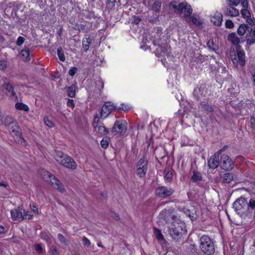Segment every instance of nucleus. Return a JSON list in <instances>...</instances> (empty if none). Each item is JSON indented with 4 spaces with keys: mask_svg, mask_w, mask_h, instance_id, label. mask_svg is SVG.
Instances as JSON below:
<instances>
[{
    "mask_svg": "<svg viewBox=\"0 0 255 255\" xmlns=\"http://www.w3.org/2000/svg\"><path fill=\"white\" fill-rule=\"evenodd\" d=\"M52 155L55 159L63 166L72 170L77 168V164L74 159L62 151L54 150Z\"/></svg>",
    "mask_w": 255,
    "mask_h": 255,
    "instance_id": "nucleus-1",
    "label": "nucleus"
},
{
    "mask_svg": "<svg viewBox=\"0 0 255 255\" xmlns=\"http://www.w3.org/2000/svg\"><path fill=\"white\" fill-rule=\"evenodd\" d=\"M199 248L204 255H212L215 252L213 242L208 236H202L199 240Z\"/></svg>",
    "mask_w": 255,
    "mask_h": 255,
    "instance_id": "nucleus-2",
    "label": "nucleus"
},
{
    "mask_svg": "<svg viewBox=\"0 0 255 255\" xmlns=\"http://www.w3.org/2000/svg\"><path fill=\"white\" fill-rule=\"evenodd\" d=\"M184 227V224L179 220L172 222L168 227L169 234L174 239H178L181 235V232Z\"/></svg>",
    "mask_w": 255,
    "mask_h": 255,
    "instance_id": "nucleus-3",
    "label": "nucleus"
},
{
    "mask_svg": "<svg viewBox=\"0 0 255 255\" xmlns=\"http://www.w3.org/2000/svg\"><path fill=\"white\" fill-rule=\"evenodd\" d=\"M159 216L161 219L164 220L167 224H170V225L172 222H176L179 220L172 208L162 210L160 213Z\"/></svg>",
    "mask_w": 255,
    "mask_h": 255,
    "instance_id": "nucleus-4",
    "label": "nucleus"
},
{
    "mask_svg": "<svg viewBox=\"0 0 255 255\" xmlns=\"http://www.w3.org/2000/svg\"><path fill=\"white\" fill-rule=\"evenodd\" d=\"M233 207L238 214L243 216L246 214L248 209V201L245 198L241 197L234 202Z\"/></svg>",
    "mask_w": 255,
    "mask_h": 255,
    "instance_id": "nucleus-5",
    "label": "nucleus"
},
{
    "mask_svg": "<svg viewBox=\"0 0 255 255\" xmlns=\"http://www.w3.org/2000/svg\"><path fill=\"white\" fill-rule=\"evenodd\" d=\"M127 129V123L125 121H116L112 128L111 132L115 134L122 135L126 132Z\"/></svg>",
    "mask_w": 255,
    "mask_h": 255,
    "instance_id": "nucleus-6",
    "label": "nucleus"
},
{
    "mask_svg": "<svg viewBox=\"0 0 255 255\" xmlns=\"http://www.w3.org/2000/svg\"><path fill=\"white\" fill-rule=\"evenodd\" d=\"M174 190L170 187L159 186L155 190V195L160 198H166L172 195Z\"/></svg>",
    "mask_w": 255,
    "mask_h": 255,
    "instance_id": "nucleus-7",
    "label": "nucleus"
},
{
    "mask_svg": "<svg viewBox=\"0 0 255 255\" xmlns=\"http://www.w3.org/2000/svg\"><path fill=\"white\" fill-rule=\"evenodd\" d=\"M227 148V146H224L223 148L219 150L210 157L208 161V165L210 168L214 169L218 167L220 164L219 162V155Z\"/></svg>",
    "mask_w": 255,
    "mask_h": 255,
    "instance_id": "nucleus-8",
    "label": "nucleus"
},
{
    "mask_svg": "<svg viewBox=\"0 0 255 255\" xmlns=\"http://www.w3.org/2000/svg\"><path fill=\"white\" fill-rule=\"evenodd\" d=\"M220 165L222 169L230 170L233 167L234 164L231 158L226 154L221 156Z\"/></svg>",
    "mask_w": 255,
    "mask_h": 255,
    "instance_id": "nucleus-9",
    "label": "nucleus"
},
{
    "mask_svg": "<svg viewBox=\"0 0 255 255\" xmlns=\"http://www.w3.org/2000/svg\"><path fill=\"white\" fill-rule=\"evenodd\" d=\"M44 172L47 175V178L49 179L51 186L54 188H56L62 192L64 190V188L63 185L60 182V181L55 177V176L52 175L48 171H44Z\"/></svg>",
    "mask_w": 255,
    "mask_h": 255,
    "instance_id": "nucleus-10",
    "label": "nucleus"
},
{
    "mask_svg": "<svg viewBox=\"0 0 255 255\" xmlns=\"http://www.w3.org/2000/svg\"><path fill=\"white\" fill-rule=\"evenodd\" d=\"M114 104L111 102H106L103 106L101 111V118L105 119L111 114L114 109Z\"/></svg>",
    "mask_w": 255,
    "mask_h": 255,
    "instance_id": "nucleus-11",
    "label": "nucleus"
},
{
    "mask_svg": "<svg viewBox=\"0 0 255 255\" xmlns=\"http://www.w3.org/2000/svg\"><path fill=\"white\" fill-rule=\"evenodd\" d=\"M178 11L180 12H185L184 17H189L192 12V9L190 5L186 2H181L178 5Z\"/></svg>",
    "mask_w": 255,
    "mask_h": 255,
    "instance_id": "nucleus-12",
    "label": "nucleus"
},
{
    "mask_svg": "<svg viewBox=\"0 0 255 255\" xmlns=\"http://www.w3.org/2000/svg\"><path fill=\"white\" fill-rule=\"evenodd\" d=\"M24 210L22 208L12 210L10 212L11 219L14 221L23 220Z\"/></svg>",
    "mask_w": 255,
    "mask_h": 255,
    "instance_id": "nucleus-13",
    "label": "nucleus"
},
{
    "mask_svg": "<svg viewBox=\"0 0 255 255\" xmlns=\"http://www.w3.org/2000/svg\"><path fill=\"white\" fill-rule=\"evenodd\" d=\"M225 15L231 17L237 16L239 15V11L234 6L228 5L223 9Z\"/></svg>",
    "mask_w": 255,
    "mask_h": 255,
    "instance_id": "nucleus-14",
    "label": "nucleus"
},
{
    "mask_svg": "<svg viewBox=\"0 0 255 255\" xmlns=\"http://www.w3.org/2000/svg\"><path fill=\"white\" fill-rule=\"evenodd\" d=\"M236 50L239 64L241 66H244L246 63L245 52L243 50L241 49L240 45L236 46Z\"/></svg>",
    "mask_w": 255,
    "mask_h": 255,
    "instance_id": "nucleus-15",
    "label": "nucleus"
},
{
    "mask_svg": "<svg viewBox=\"0 0 255 255\" xmlns=\"http://www.w3.org/2000/svg\"><path fill=\"white\" fill-rule=\"evenodd\" d=\"M3 89L5 90V93L11 97H16V94L13 90V86L9 83L4 82L2 85Z\"/></svg>",
    "mask_w": 255,
    "mask_h": 255,
    "instance_id": "nucleus-16",
    "label": "nucleus"
},
{
    "mask_svg": "<svg viewBox=\"0 0 255 255\" xmlns=\"http://www.w3.org/2000/svg\"><path fill=\"white\" fill-rule=\"evenodd\" d=\"M222 14L220 12H216L213 16L211 17V20L215 25L220 26L222 22Z\"/></svg>",
    "mask_w": 255,
    "mask_h": 255,
    "instance_id": "nucleus-17",
    "label": "nucleus"
},
{
    "mask_svg": "<svg viewBox=\"0 0 255 255\" xmlns=\"http://www.w3.org/2000/svg\"><path fill=\"white\" fill-rule=\"evenodd\" d=\"M251 31H252V29L247 24H242L240 25L237 31L239 35L242 36L248 32V33H250Z\"/></svg>",
    "mask_w": 255,
    "mask_h": 255,
    "instance_id": "nucleus-18",
    "label": "nucleus"
},
{
    "mask_svg": "<svg viewBox=\"0 0 255 255\" xmlns=\"http://www.w3.org/2000/svg\"><path fill=\"white\" fill-rule=\"evenodd\" d=\"M13 125L9 128V131L13 135L19 136L21 135L20 132V128L16 123L12 124Z\"/></svg>",
    "mask_w": 255,
    "mask_h": 255,
    "instance_id": "nucleus-19",
    "label": "nucleus"
},
{
    "mask_svg": "<svg viewBox=\"0 0 255 255\" xmlns=\"http://www.w3.org/2000/svg\"><path fill=\"white\" fill-rule=\"evenodd\" d=\"M205 92V87L200 86L194 89L193 95L197 100H198L204 95Z\"/></svg>",
    "mask_w": 255,
    "mask_h": 255,
    "instance_id": "nucleus-20",
    "label": "nucleus"
},
{
    "mask_svg": "<svg viewBox=\"0 0 255 255\" xmlns=\"http://www.w3.org/2000/svg\"><path fill=\"white\" fill-rule=\"evenodd\" d=\"M228 39L233 44L237 46L239 45L240 39L235 32H232L229 34L228 36Z\"/></svg>",
    "mask_w": 255,
    "mask_h": 255,
    "instance_id": "nucleus-21",
    "label": "nucleus"
},
{
    "mask_svg": "<svg viewBox=\"0 0 255 255\" xmlns=\"http://www.w3.org/2000/svg\"><path fill=\"white\" fill-rule=\"evenodd\" d=\"M236 176L232 173H227L224 174L222 178L223 182L225 183H229L236 178Z\"/></svg>",
    "mask_w": 255,
    "mask_h": 255,
    "instance_id": "nucleus-22",
    "label": "nucleus"
},
{
    "mask_svg": "<svg viewBox=\"0 0 255 255\" xmlns=\"http://www.w3.org/2000/svg\"><path fill=\"white\" fill-rule=\"evenodd\" d=\"M199 108L209 113H211L214 111L213 107L205 102H201L199 106Z\"/></svg>",
    "mask_w": 255,
    "mask_h": 255,
    "instance_id": "nucleus-23",
    "label": "nucleus"
},
{
    "mask_svg": "<svg viewBox=\"0 0 255 255\" xmlns=\"http://www.w3.org/2000/svg\"><path fill=\"white\" fill-rule=\"evenodd\" d=\"M2 122H0V125L9 126L10 124L14 123L13 119L8 116H3L1 119Z\"/></svg>",
    "mask_w": 255,
    "mask_h": 255,
    "instance_id": "nucleus-24",
    "label": "nucleus"
},
{
    "mask_svg": "<svg viewBox=\"0 0 255 255\" xmlns=\"http://www.w3.org/2000/svg\"><path fill=\"white\" fill-rule=\"evenodd\" d=\"M94 128L95 131L101 135H106L109 132L108 129L104 126L99 125Z\"/></svg>",
    "mask_w": 255,
    "mask_h": 255,
    "instance_id": "nucleus-25",
    "label": "nucleus"
},
{
    "mask_svg": "<svg viewBox=\"0 0 255 255\" xmlns=\"http://www.w3.org/2000/svg\"><path fill=\"white\" fill-rule=\"evenodd\" d=\"M247 37V43L251 45L255 43V29H254L253 32H252L251 31L250 32V33H247L246 35Z\"/></svg>",
    "mask_w": 255,
    "mask_h": 255,
    "instance_id": "nucleus-26",
    "label": "nucleus"
},
{
    "mask_svg": "<svg viewBox=\"0 0 255 255\" xmlns=\"http://www.w3.org/2000/svg\"><path fill=\"white\" fill-rule=\"evenodd\" d=\"M147 160L144 158H140L137 162L136 168L140 167L141 169L147 170Z\"/></svg>",
    "mask_w": 255,
    "mask_h": 255,
    "instance_id": "nucleus-27",
    "label": "nucleus"
},
{
    "mask_svg": "<svg viewBox=\"0 0 255 255\" xmlns=\"http://www.w3.org/2000/svg\"><path fill=\"white\" fill-rule=\"evenodd\" d=\"M20 57L24 60L29 61V49L28 48L23 49L20 52Z\"/></svg>",
    "mask_w": 255,
    "mask_h": 255,
    "instance_id": "nucleus-28",
    "label": "nucleus"
},
{
    "mask_svg": "<svg viewBox=\"0 0 255 255\" xmlns=\"http://www.w3.org/2000/svg\"><path fill=\"white\" fill-rule=\"evenodd\" d=\"M76 84H73L70 87H67V92L68 93V96L71 98H73L75 97L76 94Z\"/></svg>",
    "mask_w": 255,
    "mask_h": 255,
    "instance_id": "nucleus-29",
    "label": "nucleus"
},
{
    "mask_svg": "<svg viewBox=\"0 0 255 255\" xmlns=\"http://www.w3.org/2000/svg\"><path fill=\"white\" fill-rule=\"evenodd\" d=\"M92 42V39L90 37L84 38L82 40L83 47L85 51H87L89 48V45Z\"/></svg>",
    "mask_w": 255,
    "mask_h": 255,
    "instance_id": "nucleus-30",
    "label": "nucleus"
},
{
    "mask_svg": "<svg viewBox=\"0 0 255 255\" xmlns=\"http://www.w3.org/2000/svg\"><path fill=\"white\" fill-rule=\"evenodd\" d=\"M15 108L18 110H22L28 112L29 110V107L26 105L22 103H17L15 105Z\"/></svg>",
    "mask_w": 255,
    "mask_h": 255,
    "instance_id": "nucleus-31",
    "label": "nucleus"
},
{
    "mask_svg": "<svg viewBox=\"0 0 255 255\" xmlns=\"http://www.w3.org/2000/svg\"><path fill=\"white\" fill-rule=\"evenodd\" d=\"M202 180V178L200 173L197 172H194L193 174L191 177V180L193 182H196L197 181H201Z\"/></svg>",
    "mask_w": 255,
    "mask_h": 255,
    "instance_id": "nucleus-32",
    "label": "nucleus"
},
{
    "mask_svg": "<svg viewBox=\"0 0 255 255\" xmlns=\"http://www.w3.org/2000/svg\"><path fill=\"white\" fill-rule=\"evenodd\" d=\"M205 60V57L199 54L196 55L194 58V61L198 63H202Z\"/></svg>",
    "mask_w": 255,
    "mask_h": 255,
    "instance_id": "nucleus-33",
    "label": "nucleus"
},
{
    "mask_svg": "<svg viewBox=\"0 0 255 255\" xmlns=\"http://www.w3.org/2000/svg\"><path fill=\"white\" fill-rule=\"evenodd\" d=\"M57 54L59 59L61 61H64L65 60V57L64 56V51L61 47H58L57 49Z\"/></svg>",
    "mask_w": 255,
    "mask_h": 255,
    "instance_id": "nucleus-34",
    "label": "nucleus"
},
{
    "mask_svg": "<svg viewBox=\"0 0 255 255\" xmlns=\"http://www.w3.org/2000/svg\"><path fill=\"white\" fill-rule=\"evenodd\" d=\"M146 172L147 170L145 169H141L140 167L136 168V174L140 178L144 177L146 174Z\"/></svg>",
    "mask_w": 255,
    "mask_h": 255,
    "instance_id": "nucleus-35",
    "label": "nucleus"
},
{
    "mask_svg": "<svg viewBox=\"0 0 255 255\" xmlns=\"http://www.w3.org/2000/svg\"><path fill=\"white\" fill-rule=\"evenodd\" d=\"M161 2L159 1H155L152 5V9L156 11H159L160 8L161 7Z\"/></svg>",
    "mask_w": 255,
    "mask_h": 255,
    "instance_id": "nucleus-36",
    "label": "nucleus"
},
{
    "mask_svg": "<svg viewBox=\"0 0 255 255\" xmlns=\"http://www.w3.org/2000/svg\"><path fill=\"white\" fill-rule=\"evenodd\" d=\"M207 46L210 49L214 51L216 50L217 49V46L215 44L213 39H209L207 42Z\"/></svg>",
    "mask_w": 255,
    "mask_h": 255,
    "instance_id": "nucleus-37",
    "label": "nucleus"
},
{
    "mask_svg": "<svg viewBox=\"0 0 255 255\" xmlns=\"http://www.w3.org/2000/svg\"><path fill=\"white\" fill-rule=\"evenodd\" d=\"M188 250L193 255L197 254L198 252L197 247L195 245H190L188 247Z\"/></svg>",
    "mask_w": 255,
    "mask_h": 255,
    "instance_id": "nucleus-38",
    "label": "nucleus"
},
{
    "mask_svg": "<svg viewBox=\"0 0 255 255\" xmlns=\"http://www.w3.org/2000/svg\"><path fill=\"white\" fill-rule=\"evenodd\" d=\"M154 234L156 236V239L158 241H161L163 240V237L160 230L155 228L154 229Z\"/></svg>",
    "mask_w": 255,
    "mask_h": 255,
    "instance_id": "nucleus-39",
    "label": "nucleus"
},
{
    "mask_svg": "<svg viewBox=\"0 0 255 255\" xmlns=\"http://www.w3.org/2000/svg\"><path fill=\"white\" fill-rule=\"evenodd\" d=\"M109 144V139L107 138H104L101 141V145L102 148H107Z\"/></svg>",
    "mask_w": 255,
    "mask_h": 255,
    "instance_id": "nucleus-40",
    "label": "nucleus"
},
{
    "mask_svg": "<svg viewBox=\"0 0 255 255\" xmlns=\"http://www.w3.org/2000/svg\"><path fill=\"white\" fill-rule=\"evenodd\" d=\"M242 16L244 18H249L251 16L249 10L247 8H243L241 11Z\"/></svg>",
    "mask_w": 255,
    "mask_h": 255,
    "instance_id": "nucleus-41",
    "label": "nucleus"
},
{
    "mask_svg": "<svg viewBox=\"0 0 255 255\" xmlns=\"http://www.w3.org/2000/svg\"><path fill=\"white\" fill-rule=\"evenodd\" d=\"M248 208H251L252 210L255 209V199L251 198L249 203L248 202Z\"/></svg>",
    "mask_w": 255,
    "mask_h": 255,
    "instance_id": "nucleus-42",
    "label": "nucleus"
},
{
    "mask_svg": "<svg viewBox=\"0 0 255 255\" xmlns=\"http://www.w3.org/2000/svg\"><path fill=\"white\" fill-rule=\"evenodd\" d=\"M228 5L237 6L240 2V0H227Z\"/></svg>",
    "mask_w": 255,
    "mask_h": 255,
    "instance_id": "nucleus-43",
    "label": "nucleus"
},
{
    "mask_svg": "<svg viewBox=\"0 0 255 255\" xmlns=\"http://www.w3.org/2000/svg\"><path fill=\"white\" fill-rule=\"evenodd\" d=\"M43 121L45 125L48 127L52 128L54 126V124L48 119V117H44L43 118Z\"/></svg>",
    "mask_w": 255,
    "mask_h": 255,
    "instance_id": "nucleus-44",
    "label": "nucleus"
},
{
    "mask_svg": "<svg viewBox=\"0 0 255 255\" xmlns=\"http://www.w3.org/2000/svg\"><path fill=\"white\" fill-rule=\"evenodd\" d=\"M183 211L184 212V213L190 218H192L194 217L193 214L192 213V212L190 211V210L188 209L187 208L184 207L183 208Z\"/></svg>",
    "mask_w": 255,
    "mask_h": 255,
    "instance_id": "nucleus-45",
    "label": "nucleus"
},
{
    "mask_svg": "<svg viewBox=\"0 0 255 255\" xmlns=\"http://www.w3.org/2000/svg\"><path fill=\"white\" fill-rule=\"evenodd\" d=\"M172 178V173L171 171H168L164 176V179L166 181L169 182Z\"/></svg>",
    "mask_w": 255,
    "mask_h": 255,
    "instance_id": "nucleus-46",
    "label": "nucleus"
},
{
    "mask_svg": "<svg viewBox=\"0 0 255 255\" xmlns=\"http://www.w3.org/2000/svg\"><path fill=\"white\" fill-rule=\"evenodd\" d=\"M57 238H58L59 241L61 243H62L65 245L67 244L66 240L65 238L62 234H58L57 235Z\"/></svg>",
    "mask_w": 255,
    "mask_h": 255,
    "instance_id": "nucleus-47",
    "label": "nucleus"
},
{
    "mask_svg": "<svg viewBox=\"0 0 255 255\" xmlns=\"http://www.w3.org/2000/svg\"><path fill=\"white\" fill-rule=\"evenodd\" d=\"M225 26L226 28H232L234 27V24L231 20L228 19L225 22Z\"/></svg>",
    "mask_w": 255,
    "mask_h": 255,
    "instance_id": "nucleus-48",
    "label": "nucleus"
},
{
    "mask_svg": "<svg viewBox=\"0 0 255 255\" xmlns=\"http://www.w3.org/2000/svg\"><path fill=\"white\" fill-rule=\"evenodd\" d=\"M115 2H116V0H107V5L109 8H112L115 6Z\"/></svg>",
    "mask_w": 255,
    "mask_h": 255,
    "instance_id": "nucleus-49",
    "label": "nucleus"
},
{
    "mask_svg": "<svg viewBox=\"0 0 255 255\" xmlns=\"http://www.w3.org/2000/svg\"><path fill=\"white\" fill-rule=\"evenodd\" d=\"M99 118L98 117V115H96L95 116L94 122H93V128H96L98 126H99Z\"/></svg>",
    "mask_w": 255,
    "mask_h": 255,
    "instance_id": "nucleus-50",
    "label": "nucleus"
},
{
    "mask_svg": "<svg viewBox=\"0 0 255 255\" xmlns=\"http://www.w3.org/2000/svg\"><path fill=\"white\" fill-rule=\"evenodd\" d=\"M82 241H83V243L84 245H85L87 247H89L90 246V245H91L90 241L86 237H84L83 238Z\"/></svg>",
    "mask_w": 255,
    "mask_h": 255,
    "instance_id": "nucleus-51",
    "label": "nucleus"
},
{
    "mask_svg": "<svg viewBox=\"0 0 255 255\" xmlns=\"http://www.w3.org/2000/svg\"><path fill=\"white\" fill-rule=\"evenodd\" d=\"M18 143L21 144L23 146H26L27 145V142L26 140L21 137V135L18 136Z\"/></svg>",
    "mask_w": 255,
    "mask_h": 255,
    "instance_id": "nucleus-52",
    "label": "nucleus"
},
{
    "mask_svg": "<svg viewBox=\"0 0 255 255\" xmlns=\"http://www.w3.org/2000/svg\"><path fill=\"white\" fill-rule=\"evenodd\" d=\"M7 67V63L5 61H0V70H3Z\"/></svg>",
    "mask_w": 255,
    "mask_h": 255,
    "instance_id": "nucleus-53",
    "label": "nucleus"
},
{
    "mask_svg": "<svg viewBox=\"0 0 255 255\" xmlns=\"http://www.w3.org/2000/svg\"><path fill=\"white\" fill-rule=\"evenodd\" d=\"M77 71L78 69L76 67H72L69 71V74L71 76H73Z\"/></svg>",
    "mask_w": 255,
    "mask_h": 255,
    "instance_id": "nucleus-54",
    "label": "nucleus"
},
{
    "mask_svg": "<svg viewBox=\"0 0 255 255\" xmlns=\"http://www.w3.org/2000/svg\"><path fill=\"white\" fill-rule=\"evenodd\" d=\"M24 41V38L22 36H19L18 37L17 41H16V44L18 46L21 45Z\"/></svg>",
    "mask_w": 255,
    "mask_h": 255,
    "instance_id": "nucleus-55",
    "label": "nucleus"
},
{
    "mask_svg": "<svg viewBox=\"0 0 255 255\" xmlns=\"http://www.w3.org/2000/svg\"><path fill=\"white\" fill-rule=\"evenodd\" d=\"M189 21L192 24H196L197 23L198 20L195 16L193 15L189 17Z\"/></svg>",
    "mask_w": 255,
    "mask_h": 255,
    "instance_id": "nucleus-56",
    "label": "nucleus"
},
{
    "mask_svg": "<svg viewBox=\"0 0 255 255\" xmlns=\"http://www.w3.org/2000/svg\"><path fill=\"white\" fill-rule=\"evenodd\" d=\"M23 215V219L30 220L32 219L33 216L32 215L29 214L28 212H25V211Z\"/></svg>",
    "mask_w": 255,
    "mask_h": 255,
    "instance_id": "nucleus-57",
    "label": "nucleus"
},
{
    "mask_svg": "<svg viewBox=\"0 0 255 255\" xmlns=\"http://www.w3.org/2000/svg\"><path fill=\"white\" fill-rule=\"evenodd\" d=\"M67 105L68 107L73 108L75 106L73 100L68 99Z\"/></svg>",
    "mask_w": 255,
    "mask_h": 255,
    "instance_id": "nucleus-58",
    "label": "nucleus"
},
{
    "mask_svg": "<svg viewBox=\"0 0 255 255\" xmlns=\"http://www.w3.org/2000/svg\"><path fill=\"white\" fill-rule=\"evenodd\" d=\"M35 249L39 253H41L42 252V248L39 244L35 245Z\"/></svg>",
    "mask_w": 255,
    "mask_h": 255,
    "instance_id": "nucleus-59",
    "label": "nucleus"
},
{
    "mask_svg": "<svg viewBox=\"0 0 255 255\" xmlns=\"http://www.w3.org/2000/svg\"><path fill=\"white\" fill-rule=\"evenodd\" d=\"M44 171H46V170H42L41 171L40 174H41V177L44 180H46V181L48 182L49 179H48V178H47V175L44 172Z\"/></svg>",
    "mask_w": 255,
    "mask_h": 255,
    "instance_id": "nucleus-60",
    "label": "nucleus"
},
{
    "mask_svg": "<svg viewBox=\"0 0 255 255\" xmlns=\"http://www.w3.org/2000/svg\"><path fill=\"white\" fill-rule=\"evenodd\" d=\"M170 7L173 8L175 9H177L178 10V5L176 4V2L175 1H172L169 4Z\"/></svg>",
    "mask_w": 255,
    "mask_h": 255,
    "instance_id": "nucleus-61",
    "label": "nucleus"
},
{
    "mask_svg": "<svg viewBox=\"0 0 255 255\" xmlns=\"http://www.w3.org/2000/svg\"><path fill=\"white\" fill-rule=\"evenodd\" d=\"M251 126L252 128L255 129V118L251 117L250 120Z\"/></svg>",
    "mask_w": 255,
    "mask_h": 255,
    "instance_id": "nucleus-62",
    "label": "nucleus"
},
{
    "mask_svg": "<svg viewBox=\"0 0 255 255\" xmlns=\"http://www.w3.org/2000/svg\"><path fill=\"white\" fill-rule=\"evenodd\" d=\"M241 4L244 8H247L248 7V2L247 0H241Z\"/></svg>",
    "mask_w": 255,
    "mask_h": 255,
    "instance_id": "nucleus-63",
    "label": "nucleus"
},
{
    "mask_svg": "<svg viewBox=\"0 0 255 255\" xmlns=\"http://www.w3.org/2000/svg\"><path fill=\"white\" fill-rule=\"evenodd\" d=\"M140 21H141V19L139 17L137 16H134L133 22L134 24H138Z\"/></svg>",
    "mask_w": 255,
    "mask_h": 255,
    "instance_id": "nucleus-64",
    "label": "nucleus"
}]
</instances>
